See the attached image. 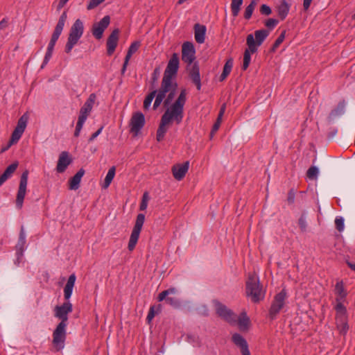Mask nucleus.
<instances>
[{
    "mask_svg": "<svg viewBox=\"0 0 355 355\" xmlns=\"http://www.w3.org/2000/svg\"><path fill=\"white\" fill-rule=\"evenodd\" d=\"M8 21L6 19H3L0 21V30L5 28L7 26Z\"/></svg>",
    "mask_w": 355,
    "mask_h": 355,
    "instance_id": "obj_60",
    "label": "nucleus"
},
{
    "mask_svg": "<svg viewBox=\"0 0 355 355\" xmlns=\"http://www.w3.org/2000/svg\"><path fill=\"white\" fill-rule=\"evenodd\" d=\"M145 220V216L143 214H139L137 215L135 225L133 227L132 232L131 233L129 243H128V249L132 251L135 248L139 239V234L141 230L142 226L144 225Z\"/></svg>",
    "mask_w": 355,
    "mask_h": 355,
    "instance_id": "obj_8",
    "label": "nucleus"
},
{
    "mask_svg": "<svg viewBox=\"0 0 355 355\" xmlns=\"http://www.w3.org/2000/svg\"><path fill=\"white\" fill-rule=\"evenodd\" d=\"M206 27L204 25L196 24L194 26L195 40L199 44L205 42Z\"/></svg>",
    "mask_w": 355,
    "mask_h": 355,
    "instance_id": "obj_22",
    "label": "nucleus"
},
{
    "mask_svg": "<svg viewBox=\"0 0 355 355\" xmlns=\"http://www.w3.org/2000/svg\"><path fill=\"white\" fill-rule=\"evenodd\" d=\"M67 18V12H63L61 16L60 17V19L58 20V22L55 26V31L53 33H57L60 35L62 33V31L63 30V28L64 26V24L66 22Z\"/></svg>",
    "mask_w": 355,
    "mask_h": 355,
    "instance_id": "obj_33",
    "label": "nucleus"
},
{
    "mask_svg": "<svg viewBox=\"0 0 355 355\" xmlns=\"http://www.w3.org/2000/svg\"><path fill=\"white\" fill-rule=\"evenodd\" d=\"M269 35V31L266 29L257 30L253 34L247 36V44L250 51L254 53L257 52L258 47L261 45L263 41Z\"/></svg>",
    "mask_w": 355,
    "mask_h": 355,
    "instance_id": "obj_6",
    "label": "nucleus"
},
{
    "mask_svg": "<svg viewBox=\"0 0 355 355\" xmlns=\"http://www.w3.org/2000/svg\"><path fill=\"white\" fill-rule=\"evenodd\" d=\"M346 263L347 264V266L352 269L354 271H355V263H353L352 262H350L349 261H346Z\"/></svg>",
    "mask_w": 355,
    "mask_h": 355,
    "instance_id": "obj_62",
    "label": "nucleus"
},
{
    "mask_svg": "<svg viewBox=\"0 0 355 355\" xmlns=\"http://www.w3.org/2000/svg\"><path fill=\"white\" fill-rule=\"evenodd\" d=\"M189 165V162H186L182 164H177L173 166L172 171L174 178L178 180H182L188 171Z\"/></svg>",
    "mask_w": 355,
    "mask_h": 355,
    "instance_id": "obj_19",
    "label": "nucleus"
},
{
    "mask_svg": "<svg viewBox=\"0 0 355 355\" xmlns=\"http://www.w3.org/2000/svg\"><path fill=\"white\" fill-rule=\"evenodd\" d=\"M196 51L194 46L191 42H186L182 44V60L191 64L195 59Z\"/></svg>",
    "mask_w": 355,
    "mask_h": 355,
    "instance_id": "obj_15",
    "label": "nucleus"
},
{
    "mask_svg": "<svg viewBox=\"0 0 355 355\" xmlns=\"http://www.w3.org/2000/svg\"><path fill=\"white\" fill-rule=\"evenodd\" d=\"M186 90L182 89L175 102L171 104L162 116L161 122L157 131V140L160 141L163 139L167 131L168 125L172 121L177 124L181 123L184 116V106L186 103Z\"/></svg>",
    "mask_w": 355,
    "mask_h": 355,
    "instance_id": "obj_1",
    "label": "nucleus"
},
{
    "mask_svg": "<svg viewBox=\"0 0 355 355\" xmlns=\"http://www.w3.org/2000/svg\"><path fill=\"white\" fill-rule=\"evenodd\" d=\"M179 291L176 288L172 287L161 292L158 295L157 300L159 302H162L164 301L166 297L168 295L173 296L177 295Z\"/></svg>",
    "mask_w": 355,
    "mask_h": 355,
    "instance_id": "obj_34",
    "label": "nucleus"
},
{
    "mask_svg": "<svg viewBox=\"0 0 355 355\" xmlns=\"http://www.w3.org/2000/svg\"><path fill=\"white\" fill-rule=\"evenodd\" d=\"M103 128V127H101L96 132L93 133L91 137L89 138V141H92L93 140H94L101 133Z\"/></svg>",
    "mask_w": 355,
    "mask_h": 355,
    "instance_id": "obj_57",
    "label": "nucleus"
},
{
    "mask_svg": "<svg viewBox=\"0 0 355 355\" xmlns=\"http://www.w3.org/2000/svg\"><path fill=\"white\" fill-rule=\"evenodd\" d=\"M259 0H252L251 3L245 8V19H250L252 15L255 6Z\"/></svg>",
    "mask_w": 355,
    "mask_h": 355,
    "instance_id": "obj_40",
    "label": "nucleus"
},
{
    "mask_svg": "<svg viewBox=\"0 0 355 355\" xmlns=\"http://www.w3.org/2000/svg\"><path fill=\"white\" fill-rule=\"evenodd\" d=\"M189 76L198 90L201 88L199 67L195 64L189 69Z\"/></svg>",
    "mask_w": 355,
    "mask_h": 355,
    "instance_id": "obj_21",
    "label": "nucleus"
},
{
    "mask_svg": "<svg viewBox=\"0 0 355 355\" xmlns=\"http://www.w3.org/2000/svg\"><path fill=\"white\" fill-rule=\"evenodd\" d=\"M149 200V196L147 192H145L143 195L142 201L140 204V209L145 210L148 206V202Z\"/></svg>",
    "mask_w": 355,
    "mask_h": 355,
    "instance_id": "obj_47",
    "label": "nucleus"
},
{
    "mask_svg": "<svg viewBox=\"0 0 355 355\" xmlns=\"http://www.w3.org/2000/svg\"><path fill=\"white\" fill-rule=\"evenodd\" d=\"M96 100V96L95 94H91L83 105V106L80 108V114L78 118L83 119V120H87V116L90 114L93 106Z\"/></svg>",
    "mask_w": 355,
    "mask_h": 355,
    "instance_id": "obj_16",
    "label": "nucleus"
},
{
    "mask_svg": "<svg viewBox=\"0 0 355 355\" xmlns=\"http://www.w3.org/2000/svg\"><path fill=\"white\" fill-rule=\"evenodd\" d=\"M313 0H304L303 1V7H304V9L305 10H307L309 7H310V5L311 3Z\"/></svg>",
    "mask_w": 355,
    "mask_h": 355,
    "instance_id": "obj_59",
    "label": "nucleus"
},
{
    "mask_svg": "<svg viewBox=\"0 0 355 355\" xmlns=\"http://www.w3.org/2000/svg\"><path fill=\"white\" fill-rule=\"evenodd\" d=\"M59 37H60V35L55 33H53L51 39L49 43L48 47H47V50L49 51L53 52L55 44L57 40H58Z\"/></svg>",
    "mask_w": 355,
    "mask_h": 355,
    "instance_id": "obj_43",
    "label": "nucleus"
},
{
    "mask_svg": "<svg viewBox=\"0 0 355 355\" xmlns=\"http://www.w3.org/2000/svg\"><path fill=\"white\" fill-rule=\"evenodd\" d=\"M336 322L340 334L345 335L349 329L347 317L337 318Z\"/></svg>",
    "mask_w": 355,
    "mask_h": 355,
    "instance_id": "obj_30",
    "label": "nucleus"
},
{
    "mask_svg": "<svg viewBox=\"0 0 355 355\" xmlns=\"http://www.w3.org/2000/svg\"><path fill=\"white\" fill-rule=\"evenodd\" d=\"M71 311L72 304L69 302H66L62 305L54 308V315L61 320L60 322L67 324L68 314Z\"/></svg>",
    "mask_w": 355,
    "mask_h": 355,
    "instance_id": "obj_13",
    "label": "nucleus"
},
{
    "mask_svg": "<svg viewBox=\"0 0 355 355\" xmlns=\"http://www.w3.org/2000/svg\"><path fill=\"white\" fill-rule=\"evenodd\" d=\"M51 55H52V52L51 51H49L47 50L46 53V55L44 56L43 62H42V66H41L42 69H43L44 67V66L49 62L50 58H51Z\"/></svg>",
    "mask_w": 355,
    "mask_h": 355,
    "instance_id": "obj_53",
    "label": "nucleus"
},
{
    "mask_svg": "<svg viewBox=\"0 0 355 355\" xmlns=\"http://www.w3.org/2000/svg\"><path fill=\"white\" fill-rule=\"evenodd\" d=\"M28 116L26 114H23L18 120L17 126L15 127L11 138L10 144H15L18 142L22 136L28 122Z\"/></svg>",
    "mask_w": 355,
    "mask_h": 355,
    "instance_id": "obj_11",
    "label": "nucleus"
},
{
    "mask_svg": "<svg viewBox=\"0 0 355 355\" xmlns=\"http://www.w3.org/2000/svg\"><path fill=\"white\" fill-rule=\"evenodd\" d=\"M76 279V275L74 274L71 275L67 280V282L65 286H64V296L65 300H68L72 295L73 288L74 286Z\"/></svg>",
    "mask_w": 355,
    "mask_h": 355,
    "instance_id": "obj_23",
    "label": "nucleus"
},
{
    "mask_svg": "<svg viewBox=\"0 0 355 355\" xmlns=\"http://www.w3.org/2000/svg\"><path fill=\"white\" fill-rule=\"evenodd\" d=\"M245 293L253 303H259L264 299L266 292L259 284V277L256 275H249Z\"/></svg>",
    "mask_w": 355,
    "mask_h": 355,
    "instance_id": "obj_3",
    "label": "nucleus"
},
{
    "mask_svg": "<svg viewBox=\"0 0 355 355\" xmlns=\"http://www.w3.org/2000/svg\"><path fill=\"white\" fill-rule=\"evenodd\" d=\"M70 163L71 160L69 157L68 153L65 151L62 152L59 156V159L58 161V164L56 167L57 171L58 173L64 172Z\"/></svg>",
    "mask_w": 355,
    "mask_h": 355,
    "instance_id": "obj_20",
    "label": "nucleus"
},
{
    "mask_svg": "<svg viewBox=\"0 0 355 355\" xmlns=\"http://www.w3.org/2000/svg\"><path fill=\"white\" fill-rule=\"evenodd\" d=\"M298 225L302 232L304 233L307 232L308 223L306 212L304 211L298 219Z\"/></svg>",
    "mask_w": 355,
    "mask_h": 355,
    "instance_id": "obj_35",
    "label": "nucleus"
},
{
    "mask_svg": "<svg viewBox=\"0 0 355 355\" xmlns=\"http://www.w3.org/2000/svg\"><path fill=\"white\" fill-rule=\"evenodd\" d=\"M157 94L156 91L151 92L145 98L144 102V109L147 110L151 105V103L154 98H156L155 95Z\"/></svg>",
    "mask_w": 355,
    "mask_h": 355,
    "instance_id": "obj_42",
    "label": "nucleus"
},
{
    "mask_svg": "<svg viewBox=\"0 0 355 355\" xmlns=\"http://www.w3.org/2000/svg\"><path fill=\"white\" fill-rule=\"evenodd\" d=\"M26 234L24 230V227H21L19 236L18 239V242L16 245L17 254L18 256H21L24 250V246L26 244Z\"/></svg>",
    "mask_w": 355,
    "mask_h": 355,
    "instance_id": "obj_29",
    "label": "nucleus"
},
{
    "mask_svg": "<svg viewBox=\"0 0 355 355\" xmlns=\"http://www.w3.org/2000/svg\"><path fill=\"white\" fill-rule=\"evenodd\" d=\"M232 340H233V342L236 345H238L239 347H240L241 348V352L242 354V355H244V340L243 338H242L241 336H240L239 334H234L233 336H232Z\"/></svg>",
    "mask_w": 355,
    "mask_h": 355,
    "instance_id": "obj_38",
    "label": "nucleus"
},
{
    "mask_svg": "<svg viewBox=\"0 0 355 355\" xmlns=\"http://www.w3.org/2000/svg\"><path fill=\"white\" fill-rule=\"evenodd\" d=\"M105 0H91L87 5V9L92 10L103 3Z\"/></svg>",
    "mask_w": 355,
    "mask_h": 355,
    "instance_id": "obj_50",
    "label": "nucleus"
},
{
    "mask_svg": "<svg viewBox=\"0 0 355 355\" xmlns=\"http://www.w3.org/2000/svg\"><path fill=\"white\" fill-rule=\"evenodd\" d=\"M213 304L214 306L215 311L217 315L220 317L224 320L227 321L229 323H237L241 329L243 328L244 325V320L243 318V313H241L240 317L237 320L236 315L225 305L220 303L217 300H214Z\"/></svg>",
    "mask_w": 355,
    "mask_h": 355,
    "instance_id": "obj_4",
    "label": "nucleus"
},
{
    "mask_svg": "<svg viewBox=\"0 0 355 355\" xmlns=\"http://www.w3.org/2000/svg\"><path fill=\"white\" fill-rule=\"evenodd\" d=\"M260 11L261 13L264 15H269L272 12L271 8L266 4L261 6Z\"/></svg>",
    "mask_w": 355,
    "mask_h": 355,
    "instance_id": "obj_51",
    "label": "nucleus"
},
{
    "mask_svg": "<svg viewBox=\"0 0 355 355\" xmlns=\"http://www.w3.org/2000/svg\"><path fill=\"white\" fill-rule=\"evenodd\" d=\"M250 53H252L250 51L249 48H248V49H245V69H247V67H248V65L250 62V60H251Z\"/></svg>",
    "mask_w": 355,
    "mask_h": 355,
    "instance_id": "obj_54",
    "label": "nucleus"
},
{
    "mask_svg": "<svg viewBox=\"0 0 355 355\" xmlns=\"http://www.w3.org/2000/svg\"><path fill=\"white\" fill-rule=\"evenodd\" d=\"M85 122V120H83V119L78 118V122H77V124H76V130H75V132H74V136L75 137H78L79 136L80 132L81 131V129H82Z\"/></svg>",
    "mask_w": 355,
    "mask_h": 355,
    "instance_id": "obj_46",
    "label": "nucleus"
},
{
    "mask_svg": "<svg viewBox=\"0 0 355 355\" xmlns=\"http://www.w3.org/2000/svg\"><path fill=\"white\" fill-rule=\"evenodd\" d=\"M278 23V20L270 18L266 21L265 25L268 28L272 29L277 25Z\"/></svg>",
    "mask_w": 355,
    "mask_h": 355,
    "instance_id": "obj_49",
    "label": "nucleus"
},
{
    "mask_svg": "<svg viewBox=\"0 0 355 355\" xmlns=\"http://www.w3.org/2000/svg\"><path fill=\"white\" fill-rule=\"evenodd\" d=\"M221 121H222V117L221 116H218V118L216 119V121L215 122V123L213 125V128H212V130H211V137H212L214 136V135L217 132V130L219 129L220 126V123H221Z\"/></svg>",
    "mask_w": 355,
    "mask_h": 355,
    "instance_id": "obj_48",
    "label": "nucleus"
},
{
    "mask_svg": "<svg viewBox=\"0 0 355 355\" xmlns=\"http://www.w3.org/2000/svg\"><path fill=\"white\" fill-rule=\"evenodd\" d=\"M17 166L18 163L15 162L6 168L3 173L0 175V186H1L8 179L12 176V175L16 171Z\"/></svg>",
    "mask_w": 355,
    "mask_h": 355,
    "instance_id": "obj_26",
    "label": "nucleus"
},
{
    "mask_svg": "<svg viewBox=\"0 0 355 355\" xmlns=\"http://www.w3.org/2000/svg\"><path fill=\"white\" fill-rule=\"evenodd\" d=\"M159 73H160L159 68V67L155 68L153 73V77H152L153 81H156L157 80Z\"/></svg>",
    "mask_w": 355,
    "mask_h": 355,
    "instance_id": "obj_58",
    "label": "nucleus"
},
{
    "mask_svg": "<svg viewBox=\"0 0 355 355\" xmlns=\"http://www.w3.org/2000/svg\"><path fill=\"white\" fill-rule=\"evenodd\" d=\"M119 34V29L114 30L107 40V54L109 55H112L114 53L117 46Z\"/></svg>",
    "mask_w": 355,
    "mask_h": 355,
    "instance_id": "obj_18",
    "label": "nucleus"
},
{
    "mask_svg": "<svg viewBox=\"0 0 355 355\" xmlns=\"http://www.w3.org/2000/svg\"><path fill=\"white\" fill-rule=\"evenodd\" d=\"M28 175V173L27 171H26L22 173L20 178V182L16 199V205L18 208H21L23 205V201L26 192Z\"/></svg>",
    "mask_w": 355,
    "mask_h": 355,
    "instance_id": "obj_12",
    "label": "nucleus"
},
{
    "mask_svg": "<svg viewBox=\"0 0 355 355\" xmlns=\"http://www.w3.org/2000/svg\"><path fill=\"white\" fill-rule=\"evenodd\" d=\"M287 297L286 291L282 289L279 293H277L271 303L269 309V318L271 320L276 318L281 310L284 308Z\"/></svg>",
    "mask_w": 355,
    "mask_h": 355,
    "instance_id": "obj_7",
    "label": "nucleus"
},
{
    "mask_svg": "<svg viewBox=\"0 0 355 355\" xmlns=\"http://www.w3.org/2000/svg\"><path fill=\"white\" fill-rule=\"evenodd\" d=\"M179 68V57L177 53H173L169 60L167 67L165 69L163 78L175 81L173 78L175 76Z\"/></svg>",
    "mask_w": 355,
    "mask_h": 355,
    "instance_id": "obj_10",
    "label": "nucleus"
},
{
    "mask_svg": "<svg viewBox=\"0 0 355 355\" xmlns=\"http://www.w3.org/2000/svg\"><path fill=\"white\" fill-rule=\"evenodd\" d=\"M344 218L342 216H338L335 219V225L336 229L339 232H343L345 228Z\"/></svg>",
    "mask_w": 355,
    "mask_h": 355,
    "instance_id": "obj_44",
    "label": "nucleus"
},
{
    "mask_svg": "<svg viewBox=\"0 0 355 355\" xmlns=\"http://www.w3.org/2000/svg\"><path fill=\"white\" fill-rule=\"evenodd\" d=\"M178 85L175 81H171L162 78L160 87L155 90L157 94L153 104V109L156 110L162 103L165 107H169V104L173 100L177 94Z\"/></svg>",
    "mask_w": 355,
    "mask_h": 355,
    "instance_id": "obj_2",
    "label": "nucleus"
},
{
    "mask_svg": "<svg viewBox=\"0 0 355 355\" xmlns=\"http://www.w3.org/2000/svg\"><path fill=\"white\" fill-rule=\"evenodd\" d=\"M110 18L105 16L99 22L93 25L92 34L96 39H101L105 28L110 24Z\"/></svg>",
    "mask_w": 355,
    "mask_h": 355,
    "instance_id": "obj_17",
    "label": "nucleus"
},
{
    "mask_svg": "<svg viewBox=\"0 0 355 355\" xmlns=\"http://www.w3.org/2000/svg\"><path fill=\"white\" fill-rule=\"evenodd\" d=\"M139 46H140V42H135L129 47L128 51L130 52V53L133 54L139 49Z\"/></svg>",
    "mask_w": 355,
    "mask_h": 355,
    "instance_id": "obj_52",
    "label": "nucleus"
},
{
    "mask_svg": "<svg viewBox=\"0 0 355 355\" xmlns=\"http://www.w3.org/2000/svg\"><path fill=\"white\" fill-rule=\"evenodd\" d=\"M132 55V53H130V52H129V51H128V53H127V55H126V56H125V60H124V62H125L126 63H128V62H129V60H130V58H131Z\"/></svg>",
    "mask_w": 355,
    "mask_h": 355,
    "instance_id": "obj_63",
    "label": "nucleus"
},
{
    "mask_svg": "<svg viewBox=\"0 0 355 355\" xmlns=\"http://www.w3.org/2000/svg\"><path fill=\"white\" fill-rule=\"evenodd\" d=\"M145 123L144 115L141 112H135L130 121V132L135 136L137 135L140 130L143 128Z\"/></svg>",
    "mask_w": 355,
    "mask_h": 355,
    "instance_id": "obj_14",
    "label": "nucleus"
},
{
    "mask_svg": "<svg viewBox=\"0 0 355 355\" xmlns=\"http://www.w3.org/2000/svg\"><path fill=\"white\" fill-rule=\"evenodd\" d=\"M335 293L336 295V301H345L347 293L344 288V284L342 281L338 282L336 284Z\"/></svg>",
    "mask_w": 355,
    "mask_h": 355,
    "instance_id": "obj_28",
    "label": "nucleus"
},
{
    "mask_svg": "<svg viewBox=\"0 0 355 355\" xmlns=\"http://www.w3.org/2000/svg\"><path fill=\"white\" fill-rule=\"evenodd\" d=\"M288 202L290 204H293L295 201V193L291 190L289 191L288 195Z\"/></svg>",
    "mask_w": 355,
    "mask_h": 355,
    "instance_id": "obj_56",
    "label": "nucleus"
},
{
    "mask_svg": "<svg viewBox=\"0 0 355 355\" xmlns=\"http://www.w3.org/2000/svg\"><path fill=\"white\" fill-rule=\"evenodd\" d=\"M128 63H126L125 62H124L123 63V67H122V69H121V72L122 73H124L125 70H126V67L128 66Z\"/></svg>",
    "mask_w": 355,
    "mask_h": 355,
    "instance_id": "obj_64",
    "label": "nucleus"
},
{
    "mask_svg": "<svg viewBox=\"0 0 355 355\" xmlns=\"http://www.w3.org/2000/svg\"><path fill=\"white\" fill-rule=\"evenodd\" d=\"M67 324L60 322L53 334V343L57 350L64 347V342L66 338V327Z\"/></svg>",
    "mask_w": 355,
    "mask_h": 355,
    "instance_id": "obj_9",
    "label": "nucleus"
},
{
    "mask_svg": "<svg viewBox=\"0 0 355 355\" xmlns=\"http://www.w3.org/2000/svg\"><path fill=\"white\" fill-rule=\"evenodd\" d=\"M85 174L83 169H80L69 180V189L76 190L78 189L81 178Z\"/></svg>",
    "mask_w": 355,
    "mask_h": 355,
    "instance_id": "obj_27",
    "label": "nucleus"
},
{
    "mask_svg": "<svg viewBox=\"0 0 355 355\" xmlns=\"http://www.w3.org/2000/svg\"><path fill=\"white\" fill-rule=\"evenodd\" d=\"M277 15L282 20H284L288 15L290 10V4L287 0H282L277 7Z\"/></svg>",
    "mask_w": 355,
    "mask_h": 355,
    "instance_id": "obj_25",
    "label": "nucleus"
},
{
    "mask_svg": "<svg viewBox=\"0 0 355 355\" xmlns=\"http://www.w3.org/2000/svg\"><path fill=\"white\" fill-rule=\"evenodd\" d=\"M285 35H286V31H284L282 32V33L279 35L277 39L275 40L273 46L272 47V51H275L276 50V49L280 45V44L282 43V42L284 41V40L285 38Z\"/></svg>",
    "mask_w": 355,
    "mask_h": 355,
    "instance_id": "obj_45",
    "label": "nucleus"
},
{
    "mask_svg": "<svg viewBox=\"0 0 355 355\" xmlns=\"http://www.w3.org/2000/svg\"><path fill=\"white\" fill-rule=\"evenodd\" d=\"M83 24L80 19H76L72 25L65 46V52L69 53L73 46L78 43L83 34Z\"/></svg>",
    "mask_w": 355,
    "mask_h": 355,
    "instance_id": "obj_5",
    "label": "nucleus"
},
{
    "mask_svg": "<svg viewBox=\"0 0 355 355\" xmlns=\"http://www.w3.org/2000/svg\"><path fill=\"white\" fill-rule=\"evenodd\" d=\"M225 104H223L222 107H220L218 116L223 117L225 112Z\"/></svg>",
    "mask_w": 355,
    "mask_h": 355,
    "instance_id": "obj_61",
    "label": "nucleus"
},
{
    "mask_svg": "<svg viewBox=\"0 0 355 355\" xmlns=\"http://www.w3.org/2000/svg\"><path fill=\"white\" fill-rule=\"evenodd\" d=\"M344 112H345V103L340 102L338 103L336 108L331 110V112L329 113V114L327 117V121H328L329 123H331V122H333V121L336 117H338V116H340L341 115H343L344 114Z\"/></svg>",
    "mask_w": 355,
    "mask_h": 355,
    "instance_id": "obj_24",
    "label": "nucleus"
},
{
    "mask_svg": "<svg viewBox=\"0 0 355 355\" xmlns=\"http://www.w3.org/2000/svg\"><path fill=\"white\" fill-rule=\"evenodd\" d=\"M165 300V302L171 306H172L174 308H178L180 306V301L179 299L175 296H167L164 300Z\"/></svg>",
    "mask_w": 355,
    "mask_h": 355,
    "instance_id": "obj_39",
    "label": "nucleus"
},
{
    "mask_svg": "<svg viewBox=\"0 0 355 355\" xmlns=\"http://www.w3.org/2000/svg\"><path fill=\"white\" fill-rule=\"evenodd\" d=\"M243 0H232L231 9L234 17H236L240 11Z\"/></svg>",
    "mask_w": 355,
    "mask_h": 355,
    "instance_id": "obj_37",
    "label": "nucleus"
},
{
    "mask_svg": "<svg viewBox=\"0 0 355 355\" xmlns=\"http://www.w3.org/2000/svg\"><path fill=\"white\" fill-rule=\"evenodd\" d=\"M318 174H319V170H318V167H316L315 166H311L308 169L307 173H306V175L310 180L317 179Z\"/></svg>",
    "mask_w": 355,
    "mask_h": 355,
    "instance_id": "obj_41",
    "label": "nucleus"
},
{
    "mask_svg": "<svg viewBox=\"0 0 355 355\" xmlns=\"http://www.w3.org/2000/svg\"><path fill=\"white\" fill-rule=\"evenodd\" d=\"M154 317H155L154 306H151L150 310H149L148 314L147 315L146 320L149 322H150L153 320V318Z\"/></svg>",
    "mask_w": 355,
    "mask_h": 355,
    "instance_id": "obj_55",
    "label": "nucleus"
},
{
    "mask_svg": "<svg viewBox=\"0 0 355 355\" xmlns=\"http://www.w3.org/2000/svg\"><path fill=\"white\" fill-rule=\"evenodd\" d=\"M344 302L345 301H336V305L335 306V309L336 311V319L347 317V309L343 305Z\"/></svg>",
    "mask_w": 355,
    "mask_h": 355,
    "instance_id": "obj_31",
    "label": "nucleus"
},
{
    "mask_svg": "<svg viewBox=\"0 0 355 355\" xmlns=\"http://www.w3.org/2000/svg\"><path fill=\"white\" fill-rule=\"evenodd\" d=\"M115 171H116L115 166H112L109 169V171L105 176V178L104 180V185H103L104 188H107L110 186L113 178H114Z\"/></svg>",
    "mask_w": 355,
    "mask_h": 355,
    "instance_id": "obj_36",
    "label": "nucleus"
},
{
    "mask_svg": "<svg viewBox=\"0 0 355 355\" xmlns=\"http://www.w3.org/2000/svg\"><path fill=\"white\" fill-rule=\"evenodd\" d=\"M232 67H233V60H232V59H229L225 64L223 72L219 78L220 81H223L227 78V76L230 74V73L232 69Z\"/></svg>",
    "mask_w": 355,
    "mask_h": 355,
    "instance_id": "obj_32",
    "label": "nucleus"
}]
</instances>
